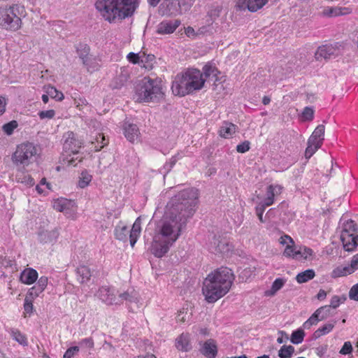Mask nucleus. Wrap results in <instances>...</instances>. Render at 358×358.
I'll return each instance as SVG.
<instances>
[{
  "label": "nucleus",
  "mask_w": 358,
  "mask_h": 358,
  "mask_svg": "<svg viewBox=\"0 0 358 358\" xmlns=\"http://www.w3.org/2000/svg\"><path fill=\"white\" fill-rule=\"evenodd\" d=\"M33 308V299H30L29 296H25L24 303V311L27 313H31Z\"/></svg>",
  "instance_id": "nucleus-59"
},
{
  "label": "nucleus",
  "mask_w": 358,
  "mask_h": 358,
  "mask_svg": "<svg viewBox=\"0 0 358 358\" xmlns=\"http://www.w3.org/2000/svg\"><path fill=\"white\" fill-rule=\"evenodd\" d=\"M331 306H324L315 310V312L303 323L304 329H310L313 325H316L320 321L327 319L331 315Z\"/></svg>",
  "instance_id": "nucleus-11"
},
{
  "label": "nucleus",
  "mask_w": 358,
  "mask_h": 358,
  "mask_svg": "<svg viewBox=\"0 0 358 358\" xmlns=\"http://www.w3.org/2000/svg\"><path fill=\"white\" fill-rule=\"evenodd\" d=\"M18 124L17 121L12 120L6 124H5L2 129L3 131L7 134V135H11L13 133V131L15 128H17Z\"/></svg>",
  "instance_id": "nucleus-47"
},
{
  "label": "nucleus",
  "mask_w": 358,
  "mask_h": 358,
  "mask_svg": "<svg viewBox=\"0 0 358 358\" xmlns=\"http://www.w3.org/2000/svg\"><path fill=\"white\" fill-rule=\"evenodd\" d=\"M198 191L188 188L171 198L167 204L168 211L158 222L151 245V252L162 257L176 241L187 220L195 213Z\"/></svg>",
  "instance_id": "nucleus-1"
},
{
  "label": "nucleus",
  "mask_w": 358,
  "mask_h": 358,
  "mask_svg": "<svg viewBox=\"0 0 358 358\" xmlns=\"http://www.w3.org/2000/svg\"><path fill=\"white\" fill-rule=\"evenodd\" d=\"M37 149L34 143L26 142L17 146L11 160L17 169H25L35 161Z\"/></svg>",
  "instance_id": "nucleus-5"
},
{
  "label": "nucleus",
  "mask_w": 358,
  "mask_h": 358,
  "mask_svg": "<svg viewBox=\"0 0 358 358\" xmlns=\"http://www.w3.org/2000/svg\"><path fill=\"white\" fill-rule=\"evenodd\" d=\"M346 299L347 298L345 295H343L342 296L335 295L331 298L329 306L333 308H336L341 303H343Z\"/></svg>",
  "instance_id": "nucleus-48"
},
{
  "label": "nucleus",
  "mask_w": 358,
  "mask_h": 358,
  "mask_svg": "<svg viewBox=\"0 0 358 358\" xmlns=\"http://www.w3.org/2000/svg\"><path fill=\"white\" fill-rule=\"evenodd\" d=\"M38 278V272L32 268H28L22 271L20 275V281L26 285L34 283Z\"/></svg>",
  "instance_id": "nucleus-18"
},
{
  "label": "nucleus",
  "mask_w": 358,
  "mask_h": 358,
  "mask_svg": "<svg viewBox=\"0 0 358 358\" xmlns=\"http://www.w3.org/2000/svg\"><path fill=\"white\" fill-rule=\"evenodd\" d=\"M352 273H354V271L350 265L338 266L332 271L331 275L333 278H336L345 276Z\"/></svg>",
  "instance_id": "nucleus-29"
},
{
  "label": "nucleus",
  "mask_w": 358,
  "mask_h": 358,
  "mask_svg": "<svg viewBox=\"0 0 358 358\" xmlns=\"http://www.w3.org/2000/svg\"><path fill=\"white\" fill-rule=\"evenodd\" d=\"M176 162H177L176 157L173 156L170 159L169 162H167L164 164V175L167 174L171 170V169L176 164Z\"/></svg>",
  "instance_id": "nucleus-61"
},
{
  "label": "nucleus",
  "mask_w": 358,
  "mask_h": 358,
  "mask_svg": "<svg viewBox=\"0 0 358 358\" xmlns=\"http://www.w3.org/2000/svg\"><path fill=\"white\" fill-rule=\"evenodd\" d=\"M47 93L52 98L55 99L57 101H62L64 99V94L54 87H49L48 88Z\"/></svg>",
  "instance_id": "nucleus-46"
},
{
  "label": "nucleus",
  "mask_w": 358,
  "mask_h": 358,
  "mask_svg": "<svg viewBox=\"0 0 358 358\" xmlns=\"http://www.w3.org/2000/svg\"><path fill=\"white\" fill-rule=\"evenodd\" d=\"M160 81L145 77L135 85V96L139 102H155L163 96Z\"/></svg>",
  "instance_id": "nucleus-4"
},
{
  "label": "nucleus",
  "mask_w": 358,
  "mask_h": 358,
  "mask_svg": "<svg viewBox=\"0 0 358 358\" xmlns=\"http://www.w3.org/2000/svg\"><path fill=\"white\" fill-rule=\"evenodd\" d=\"M351 13V9L346 7L327 8L322 11V15L325 16H339Z\"/></svg>",
  "instance_id": "nucleus-26"
},
{
  "label": "nucleus",
  "mask_w": 358,
  "mask_h": 358,
  "mask_svg": "<svg viewBox=\"0 0 358 358\" xmlns=\"http://www.w3.org/2000/svg\"><path fill=\"white\" fill-rule=\"evenodd\" d=\"M95 6L105 20H122L133 15L136 0H96Z\"/></svg>",
  "instance_id": "nucleus-3"
},
{
  "label": "nucleus",
  "mask_w": 358,
  "mask_h": 358,
  "mask_svg": "<svg viewBox=\"0 0 358 358\" xmlns=\"http://www.w3.org/2000/svg\"><path fill=\"white\" fill-rule=\"evenodd\" d=\"M25 169H17L19 173L16 175V180L27 186L31 187L34 185V180L29 174L24 173Z\"/></svg>",
  "instance_id": "nucleus-30"
},
{
  "label": "nucleus",
  "mask_w": 358,
  "mask_h": 358,
  "mask_svg": "<svg viewBox=\"0 0 358 358\" xmlns=\"http://www.w3.org/2000/svg\"><path fill=\"white\" fill-rule=\"evenodd\" d=\"M68 203L67 200H58L55 202L54 208L59 212H64L67 208Z\"/></svg>",
  "instance_id": "nucleus-56"
},
{
  "label": "nucleus",
  "mask_w": 358,
  "mask_h": 358,
  "mask_svg": "<svg viewBox=\"0 0 358 358\" xmlns=\"http://www.w3.org/2000/svg\"><path fill=\"white\" fill-rule=\"evenodd\" d=\"M43 292V290H42L39 287H37V285H35L32 287L29 288L26 296H29L30 299L34 300L35 298L38 296L39 294L41 293H42Z\"/></svg>",
  "instance_id": "nucleus-49"
},
{
  "label": "nucleus",
  "mask_w": 358,
  "mask_h": 358,
  "mask_svg": "<svg viewBox=\"0 0 358 358\" xmlns=\"http://www.w3.org/2000/svg\"><path fill=\"white\" fill-rule=\"evenodd\" d=\"M211 24H206L201 26V27L198 28L196 29L198 37L212 33L213 27Z\"/></svg>",
  "instance_id": "nucleus-50"
},
{
  "label": "nucleus",
  "mask_w": 358,
  "mask_h": 358,
  "mask_svg": "<svg viewBox=\"0 0 358 358\" xmlns=\"http://www.w3.org/2000/svg\"><path fill=\"white\" fill-rule=\"evenodd\" d=\"M180 24H159L156 31L159 34H169L173 33Z\"/></svg>",
  "instance_id": "nucleus-32"
},
{
  "label": "nucleus",
  "mask_w": 358,
  "mask_h": 358,
  "mask_svg": "<svg viewBox=\"0 0 358 358\" xmlns=\"http://www.w3.org/2000/svg\"><path fill=\"white\" fill-rule=\"evenodd\" d=\"M127 59L132 64H140L141 53L129 52L127 56Z\"/></svg>",
  "instance_id": "nucleus-54"
},
{
  "label": "nucleus",
  "mask_w": 358,
  "mask_h": 358,
  "mask_svg": "<svg viewBox=\"0 0 358 358\" xmlns=\"http://www.w3.org/2000/svg\"><path fill=\"white\" fill-rule=\"evenodd\" d=\"M349 298L351 300L358 301V283L354 285L349 291Z\"/></svg>",
  "instance_id": "nucleus-62"
},
{
  "label": "nucleus",
  "mask_w": 358,
  "mask_h": 358,
  "mask_svg": "<svg viewBox=\"0 0 358 358\" xmlns=\"http://www.w3.org/2000/svg\"><path fill=\"white\" fill-rule=\"evenodd\" d=\"M92 176L87 171H82L78 180V186L80 188L86 187L92 180Z\"/></svg>",
  "instance_id": "nucleus-43"
},
{
  "label": "nucleus",
  "mask_w": 358,
  "mask_h": 358,
  "mask_svg": "<svg viewBox=\"0 0 358 358\" xmlns=\"http://www.w3.org/2000/svg\"><path fill=\"white\" fill-rule=\"evenodd\" d=\"M98 297L107 305L118 304L115 289L108 287H101L97 292Z\"/></svg>",
  "instance_id": "nucleus-14"
},
{
  "label": "nucleus",
  "mask_w": 358,
  "mask_h": 358,
  "mask_svg": "<svg viewBox=\"0 0 358 358\" xmlns=\"http://www.w3.org/2000/svg\"><path fill=\"white\" fill-rule=\"evenodd\" d=\"M124 134L127 139L131 143L138 140L140 132L136 124L125 122L124 124Z\"/></svg>",
  "instance_id": "nucleus-16"
},
{
  "label": "nucleus",
  "mask_w": 358,
  "mask_h": 358,
  "mask_svg": "<svg viewBox=\"0 0 358 358\" xmlns=\"http://www.w3.org/2000/svg\"><path fill=\"white\" fill-rule=\"evenodd\" d=\"M281 187L280 185H271L268 186L266 189V198L264 200V204L269 206L273 203L274 197L281 192Z\"/></svg>",
  "instance_id": "nucleus-20"
},
{
  "label": "nucleus",
  "mask_w": 358,
  "mask_h": 358,
  "mask_svg": "<svg viewBox=\"0 0 358 358\" xmlns=\"http://www.w3.org/2000/svg\"><path fill=\"white\" fill-rule=\"evenodd\" d=\"M201 352L208 358H215L217 354L216 342L213 339H208L205 341Z\"/></svg>",
  "instance_id": "nucleus-17"
},
{
  "label": "nucleus",
  "mask_w": 358,
  "mask_h": 358,
  "mask_svg": "<svg viewBox=\"0 0 358 358\" xmlns=\"http://www.w3.org/2000/svg\"><path fill=\"white\" fill-rule=\"evenodd\" d=\"M176 348L182 352H188L192 349V345L189 343V336L186 334H182L179 336L176 341Z\"/></svg>",
  "instance_id": "nucleus-22"
},
{
  "label": "nucleus",
  "mask_w": 358,
  "mask_h": 358,
  "mask_svg": "<svg viewBox=\"0 0 358 358\" xmlns=\"http://www.w3.org/2000/svg\"><path fill=\"white\" fill-rule=\"evenodd\" d=\"M59 236V232L57 229L51 231H42L38 233V241L42 243H55Z\"/></svg>",
  "instance_id": "nucleus-19"
},
{
  "label": "nucleus",
  "mask_w": 358,
  "mask_h": 358,
  "mask_svg": "<svg viewBox=\"0 0 358 358\" xmlns=\"http://www.w3.org/2000/svg\"><path fill=\"white\" fill-rule=\"evenodd\" d=\"M234 275L231 269L221 267L208 275L202 288L205 299L208 303H215L224 296L230 289Z\"/></svg>",
  "instance_id": "nucleus-2"
},
{
  "label": "nucleus",
  "mask_w": 358,
  "mask_h": 358,
  "mask_svg": "<svg viewBox=\"0 0 358 358\" xmlns=\"http://www.w3.org/2000/svg\"><path fill=\"white\" fill-rule=\"evenodd\" d=\"M87 69L88 71L93 72L97 71L99 68V64L95 58L90 57L87 59V64H83Z\"/></svg>",
  "instance_id": "nucleus-44"
},
{
  "label": "nucleus",
  "mask_w": 358,
  "mask_h": 358,
  "mask_svg": "<svg viewBox=\"0 0 358 358\" xmlns=\"http://www.w3.org/2000/svg\"><path fill=\"white\" fill-rule=\"evenodd\" d=\"M324 125L320 124L318 125L311 134V136L309 137L310 142H321V144H322L323 140H324Z\"/></svg>",
  "instance_id": "nucleus-28"
},
{
  "label": "nucleus",
  "mask_w": 358,
  "mask_h": 358,
  "mask_svg": "<svg viewBox=\"0 0 358 358\" xmlns=\"http://www.w3.org/2000/svg\"><path fill=\"white\" fill-rule=\"evenodd\" d=\"M141 220L137 218L134 222L131 229L129 231V241L131 247H134L141 233Z\"/></svg>",
  "instance_id": "nucleus-27"
},
{
  "label": "nucleus",
  "mask_w": 358,
  "mask_h": 358,
  "mask_svg": "<svg viewBox=\"0 0 358 358\" xmlns=\"http://www.w3.org/2000/svg\"><path fill=\"white\" fill-rule=\"evenodd\" d=\"M334 327V324L328 323L324 325H323L322 327L317 329L313 335V338L314 339H317L320 337H321L323 335L327 334L330 331H332V329Z\"/></svg>",
  "instance_id": "nucleus-38"
},
{
  "label": "nucleus",
  "mask_w": 358,
  "mask_h": 358,
  "mask_svg": "<svg viewBox=\"0 0 358 358\" xmlns=\"http://www.w3.org/2000/svg\"><path fill=\"white\" fill-rule=\"evenodd\" d=\"M177 6H180V10L182 13L188 10L192 5L193 0H175Z\"/></svg>",
  "instance_id": "nucleus-45"
},
{
  "label": "nucleus",
  "mask_w": 358,
  "mask_h": 358,
  "mask_svg": "<svg viewBox=\"0 0 358 358\" xmlns=\"http://www.w3.org/2000/svg\"><path fill=\"white\" fill-rule=\"evenodd\" d=\"M159 13L167 17H175L182 14L180 6H177L175 0H164L159 6Z\"/></svg>",
  "instance_id": "nucleus-13"
},
{
  "label": "nucleus",
  "mask_w": 358,
  "mask_h": 358,
  "mask_svg": "<svg viewBox=\"0 0 358 358\" xmlns=\"http://www.w3.org/2000/svg\"><path fill=\"white\" fill-rule=\"evenodd\" d=\"M128 79L129 74L125 71H121V72L113 79L110 86L113 90L120 89L125 85Z\"/></svg>",
  "instance_id": "nucleus-24"
},
{
  "label": "nucleus",
  "mask_w": 358,
  "mask_h": 358,
  "mask_svg": "<svg viewBox=\"0 0 358 358\" xmlns=\"http://www.w3.org/2000/svg\"><path fill=\"white\" fill-rule=\"evenodd\" d=\"M155 59V56L154 55L141 53V64H143V66L148 70H151L153 68Z\"/></svg>",
  "instance_id": "nucleus-34"
},
{
  "label": "nucleus",
  "mask_w": 358,
  "mask_h": 358,
  "mask_svg": "<svg viewBox=\"0 0 358 358\" xmlns=\"http://www.w3.org/2000/svg\"><path fill=\"white\" fill-rule=\"evenodd\" d=\"M302 117L304 120L311 121L314 117V110L312 107H306L302 113Z\"/></svg>",
  "instance_id": "nucleus-52"
},
{
  "label": "nucleus",
  "mask_w": 358,
  "mask_h": 358,
  "mask_svg": "<svg viewBox=\"0 0 358 358\" xmlns=\"http://www.w3.org/2000/svg\"><path fill=\"white\" fill-rule=\"evenodd\" d=\"M344 49L345 45L343 43L323 45L317 48L315 54V58L316 60H320L322 59H328L331 57H336L341 55Z\"/></svg>",
  "instance_id": "nucleus-8"
},
{
  "label": "nucleus",
  "mask_w": 358,
  "mask_h": 358,
  "mask_svg": "<svg viewBox=\"0 0 358 358\" xmlns=\"http://www.w3.org/2000/svg\"><path fill=\"white\" fill-rule=\"evenodd\" d=\"M78 352L79 348L78 346L71 347L66 350L63 358H72Z\"/></svg>",
  "instance_id": "nucleus-63"
},
{
  "label": "nucleus",
  "mask_w": 358,
  "mask_h": 358,
  "mask_svg": "<svg viewBox=\"0 0 358 358\" xmlns=\"http://www.w3.org/2000/svg\"><path fill=\"white\" fill-rule=\"evenodd\" d=\"M21 28L20 24H0L1 30L15 31Z\"/></svg>",
  "instance_id": "nucleus-55"
},
{
  "label": "nucleus",
  "mask_w": 358,
  "mask_h": 358,
  "mask_svg": "<svg viewBox=\"0 0 358 358\" xmlns=\"http://www.w3.org/2000/svg\"><path fill=\"white\" fill-rule=\"evenodd\" d=\"M188 85L192 93L201 90L205 83L206 79L203 78L202 73L196 69H188L185 73Z\"/></svg>",
  "instance_id": "nucleus-9"
},
{
  "label": "nucleus",
  "mask_w": 358,
  "mask_h": 358,
  "mask_svg": "<svg viewBox=\"0 0 358 358\" xmlns=\"http://www.w3.org/2000/svg\"><path fill=\"white\" fill-rule=\"evenodd\" d=\"M268 0H238L237 7L241 10L248 9L251 12H255L262 8Z\"/></svg>",
  "instance_id": "nucleus-15"
},
{
  "label": "nucleus",
  "mask_w": 358,
  "mask_h": 358,
  "mask_svg": "<svg viewBox=\"0 0 358 358\" xmlns=\"http://www.w3.org/2000/svg\"><path fill=\"white\" fill-rule=\"evenodd\" d=\"M352 351V346L350 341L344 343L343 347L340 350V353L342 355H348Z\"/></svg>",
  "instance_id": "nucleus-64"
},
{
  "label": "nucleus",
  "mask_w": 358,
  "mask_h": 358,
  "mask_svg": "<svg viewBox=\"0 0 358 358\" xmlns=\"http://www.w3.org/2000/svg\"><path fill=\"white\" fill-rule=\"evenodd\" d=\"M76 52L82 59L83 64H87V59L90 57L89 56L90 47L87 44L79 43L76 46Z\"/></svg>",
  "instance_id": "nucleus-31"
},
{
  "label": "nucleus",
  "mask_w": 358,
  "mask_h": 358,
  "mask_svg": "<svg viewBox=\"0 0 358 358\" xmlns=\"http://www.w3.org/2000/svg\"><path fill=\"white\" fill-rule=\"evenodd\" d=\"M10 335L15 341L24 346L27 345V340L24 334L15 329H10Z\"/></svg>",
  "instance_id": "nucleus-41"
},
{
  "label": "nucleus",
  "mask_w": 358,
  "mask_h": 358,
  "mask_svg": "<svg viewBox=\"0 0 358 358\" xmlns=\"http://www.w3.org/2000/svg\"><path fill=\"white\" fill-rule=\"evenodd\" d=\"M236 125L233 123L224 122L220 128V135L224 138H229L236 132Z\"/></svg>",
  "instance_id": "nucleus-25"
},
{
  "label": "nucleus",
  "mask_w": 358,
  "mask_h": 358,
  "mask_svg": "<svg viewBox=\"0 0 358 358\" xmlns=\"http://www.w3.org/2000/svg\"><path fill=\"white\" fill-rule=\"evenodd\" d=\"M203 76H205V79L212 77H217L220 73L217 67L210 63L205 64L202 69Z\"/></svg>",
  "instance_id": "nucleus-35"
},
{
  "label": "nucleus",
  "mask_w": 358,
  "mask_h": 358,
  "mask_svg": "<svg viewBox=\"0 0 358 358\" xmlns=\"http://www.w3.org/2000/svg\"><path fill=\"white\" fill-rule=\"evenodd\" d=\"M64 150L68 154H76L81 148L83 142L78 139L76 134L72 131H68L64 135Z\"/></svg>",
  "instance_id": "nucleus-10"
},
{
  "label": "nucleus",
  "mask_w": 358,
  "mask_h": 358,
  "mask_svg": "<svg viewBox=\"0 0 358 358\" xmlns=\"http://www.w3.org/2000/svg\"><path fill=\"white\" fill-rule=\"evenodd\" d=\"M294 352V348L292 345H282L278 351V356L280 358H290Z\"/></svg>",
  "instance_id": "nucleus-42"
},
{
  "label": "nucleus",
  "mask_w": 358,
  "mask_h": 358,
  "mask_svg": "<svg viewBox=\"0 0 358 358\" xmlns=\"http://www.w3.org/2000/svg\"><path fill=\"white\" fill-rule=\"evenodd\" d=\"M76 275L78 281L81 284H85L90 280L92 273L88 266L82 265L77 268Z\"/></svg>",
  "instance_id": "nucleus-21"
},
{
  "label": "nucleus",
  "mask_w": 358,
  "mask_h": 358,
  "mask_svg": "<svg viewBox=\"0 0 358 358\" xmlns=\"http://www.w3.org/2000/svg\"><path fill=\"white\" fill-rule=\"evenodd\" d=\"M118 304L122 303L124 301L132 303L138 302V293L135 290L129 291V289L119 294L117 297Z\"/></svg>",
  "instance_id": "nucleus-23"
},
{
  "label": "nucleus",
  "mask_w": 358,
  "mask_h": 358,
  "mask_svg": "<svg viewBox=\"0 0 358 358\" xmlns=\"http://www.w3.org/2000/svg\"><path fill=\"white\" fill-rule=\"evenodd\" d=\"M250 148V143L248 141H245L236 146V151L239 153H245Z\"/></svg>",
  "instance_id": "nucleus-57"
},
{
  "label": "nucleus",
  "mask_w": 358,
  "mask_h": 358,
  "mask_svg": "<svg viewBox=\"0 0 358 358\" xmlns=\"http://www.w3.org/2000/svg\"><path fill=\"white\" fill-rule=\"evenodd\" d=\"M25 16L24 8L19 5L0 8V22H21Z\"/></svg>",
  "instance_id": "nucleus-7"
},
{
  "label": "nucleus",
  "mask_w": 358,
  "mask_h": 358,
  "mask_svg": "<svg viewBox=\"0 0 358 358\" xmlns=\"http://www.w3.org/2000/svg\"><path fill=\"white\" fill-rule=\"evenodd\" d=\"M221 12V9L218 7L211 9L208 11V15L209 17L208 20L215 21L217 18L220 16Z\"/></svg>",
  "instance_id": "nucleus-60"
},
{
  "label": "nucleus",
  "mask_w": 358,
  "mask_h": 358,
  "mask_svg": "<svg viewBox=\"0 0 358 358\" xmlns=\"http://www.w3.org/2000/svg\"><path fill=\"white\" fill-rule=\"evenodd\" d=\"M315 275V273L313 269H308L297 274L296 280L298 283H304L314 278Z\"/></svg>",
  "instance_id": "nucleus-33"
},
{
  "label": "nucleus",
  "mask_w": 358,
  "mask_h": 358,
  "mask_svg": "<svg viewBox=\"0 0 358 358\" xmlns=\"http://www.w3.org/2000/svg\"><path fill=\"white\" fill-rule=\"evenodd\" d=\"M305 335L303 329L299 328L292 331L290 337V341L292 343L295 345L300 344L303 342Z\"/></svg>",
  "instance_id": "nucleus-39"
},
{
  "label": "nucleus",
  "mask_w": 358,
  "mask_h": 358,
  "mask_svg": "<svg viewBox=\"0 0 358 358\" xmlns=\"http://www.w3.org/2000/svg\"><path fill=\"white\" fill-rule=\"evenodd\" d=\"M285 280L283 278H277L273 282L271 287V294H274L276 292L280 289L284 285Z\"/></svg>",
  "instance_id": "nucleus-51"
},
{
  "label": "nucleus",
  "mask_w": 358,
  "mask_h": 358,
  "mask_svg": "<svg viewBox=\"0 0 358 358\" xmlns=\"http://www.w3.org/2000/svg\"><path fill=\"white\" fill-rule=\"evenodd\" d=\"M38 115L41 120H44V119L50 120L55 117V111L52 109L48 110H41V111L38 112Z\"/></svg>",
  "instance_id": "nucleus-53"
},
{
  "label": "nucleus",
  "mask_w": 358,
  "mask_h": 358,
  "mask_svg": "<svg viewBox=\"0 0 358 358\" xmlns=\"http://www.w3.org/2000/svg\"><path fill=\"white\" fill-rule=\"evenodd\" d=\"M266 206H266L264 203H259L255 208L256 214L261 222H265V220H264V219H263V213H264Z\"/></svg>",
  "instance_id": "nucleus-58"
},
{
  "label": "nucleus",
  "mask_w": 358,
  "mask_h": 358,
  "mask_svg": "<svg viewBox=\"0 0 358 358\" xmlns=\"http://www.w3.org/2000/svg\"><path fill=\"white\" fill-rule=\"evenodd\" d=\"M341 241L343 249L347 252H354L358 247V227L352 220L343 223Z\"/></svg>",
  "instance_id": "nucleus-6"
},
{
  "label": "nucleus",
  "mask_w": 358,
  "mask_h": 358,
  "mask_svg": "<svg viewBox=\"0 0 358 358\" xmlns=\"http://www.w3.org/2000/svg\"><path fill=\"white\" fill-rule=\"evenodd\" d=\"M171 90L175 95L184 96L192 93L185 73L177 75L173 81Z\"/></svg>",
  "instance_id": "nucleus-12"
},
{
  "label": "nucleus",
  "mask_w": 358,
  "mask_h": 358,
  "mask_svg": "<svg viewBox=\"0 0 358 358\" xmlns=\"http://www.w3.org/2000/svg\"><path fill=\"white\" fill-rule=\"evenodd\" d=\"M129 230L127 226L117 225L115 229V238L120 241H125Z\"/></svg>",
  "instance_id": "nucleus-37"
},
{
  "label": "nucleus",
  "mask_w": 358,
  "mask_h": 358,
  "mask_svg": "<svg viewBox=\"0 0 358 358\" xmlns=\"http://www.w3.org/2000/svg\"><path fill=\"white\" fill-rule=\"evenodd\" d=\"M321 142L315 143V142H310V140H308L307 142V148L305 151V157L306 159H310L314 153L322 146Z\"/></svg>",
  "instance_id": "nucleus-36"
},
{
  "label": "nucleus",
  "mask_w": 358,
  "mask_h": 358,
  "mask_svg": "<svg viewBox=\"0 0 358 358\" xmlns=\"http://www.w3.org/2000/svg\"><path fill=\"white\" fill-rule=\"evenodd\" d=\"M312 255V249L307 247H301L299 250H296V252H295V259H307L308 257Z\"/></svg>",
  "instance_id": "nucleus-40"
}]
</instances>
